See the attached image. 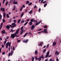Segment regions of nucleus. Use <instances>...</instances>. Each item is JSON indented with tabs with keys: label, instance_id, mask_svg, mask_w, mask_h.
Listing matches in <instances>:
<instances>
[{
	"label": "nucleus",
	"instance_id": "f257e3e1",
	"mask_svg": "<svg viewBox=\"0 0 61 61\" xmlns=\"http://www.w3.org/2000/svg\"><path fill=\"white\" fill-rule=\"evenodd\" d=\"M17 36V35L15 33L14 34H12L11 35L10 38H12L14 39L15 37V36L16 37Z\"/></svg>",
	"mask_w": 61,
	"mask_h": 61
},
{
	"label": "nucleus",
	"instance_id": "f03ea898",
	"mask_svg": "<svg viewBox=\"0 0 61 61\" xmlns=\"http://www.w3.org/2000/svg\"><path fill=\"white\" fill-rule=\"evenodd\" d=\"M12 26L11 27V28H14V27H15V26L16 25L15 24V23H12L11 24Z\"/></svg>",
	"mask_w": 61,
	"mask_h": 61
},
{
	"label": "nucleus",
	"instance_id": "7ed1b4c3",
	"mask_svg": "<svg viewBox=\"0 0 61 61\" xmlns=\"http://www.w3.org/2000/svg\"><path fill=\"white\" fill-rule=\"evenodd\" d=\"M29 41V40L28 39H26L25 40V39L23 41V43H27L28 41Z\"/></svg>",
	"mask_w": 61,
	"mask_h": 61
},
{
	"label": "nucleus",
	"instance_id": "20e7f679",
	"mask_svg": "<svg viewBox=\"0 0 61 61\" xmlns=\"http://www.w3.org/2000/svg\"><path fill=\"white\" fill-rule=\"evenodd\" d=\"M33 22L32 20L31 19L30 20V21L29 23V25H32V24H33V23L32 22Z\"/></svg>",
	"mask_w": 61,
	"mask_h": 61
},
{
	"label": "nucleus",
	"instance_id": "39448f33",
	"mask_svg": "<svg viewBox=\"0 0 61 61\" xmlns=\"http://www.w3.org/2000/svg\"><path fill=\"white\" fill-rule=\"evenodd\" d=\"M35 28V26H34V25H33L31 28V30H34Z\"/></svg>",
	"mask_w": 61,
	"mask_h": 61
},
{
	"label": "nucleus",
	"instance_id": "423d86ee",
	"mask_svg": "<svg viewBox=\"0 0 61 61\" xmlns=\"http://www.w3.org/2000/svg\"><path fill=\"white\" fill-rule=\"evenodd\" d=\"M20 29V28H18V29L17 30L16 32H15V33L16 34H17V35H18V33H19V30Z\"/></svg>",
	"mask_w": 61,
	"mask_h": 61
},
{
	"label": "nucleus",
	"instance_id": "0eeeda50",
	"mask_svg": "<svg viewBox=\"0 0 61 61\" xmlns=\"http://www.w3.org/2000/svg\"><path fill=\"white\" fill-rule=\"evenodd\" d=\"M31 20H32L33 22H36V23H37V20H34L33 19H31Z\"/></svg>",
	"mask_w": 61,
	"mask_h": 61
},
{
	"label": "nucleus",
	"instance_id": "6e6552de",
	"mask_svg": "<svg viewBox=\"0 0 61 61\" xmlns=\"http://www.w3.org/2000/svg\"><path fill=\"white\" fill-rule=\"evenodd\" d=\"M13 4L17 5V1L15 2V0H14V1H13Z\"/></svg>",
	"mask_w": 61,
	"mask_h": 61
},
{
	"label": "nucleus",
	"instance_id": "1a4fd4ad",
	"mask_svg": "<svg viewBox=\"0 0 61 61\" xmlns=\"http://www.w3.org/2000/svg\"><path fill=\"white\" fill-rule=\"evenodd\" d=\"M44 32L45 33H48V31H47V29H44Z\"/></svg>",
	"mask_w": 61,
	"mask_h": 61
},
{
	"label": "nucleus",
	"instance_id": "9d476101",
	"mask_svg": "<svg viewBox=\"0 0 61 61\" xmlns=\"http://www.w3.org/2000/svg\"><path fill=\"white\" fill-rule=\"evenodd\" d=\"M0 10L1 11H2L3 12H4L5 11V8H2L1 7L0 8Z\"/></svg>",
	"mask_w": 61,
	"mask_h": 61
},
{
	"label": "nucleus",
	"instance_id": "9b49d317",
	"mask_svg": "<svg viewBox=\"0 0 61 61\" xmlns=\"http://www.w3.org/2000/svg\"><path fill=\"white\" fill-rule=\"evenodd\" d=\"M6 28L8 30H9V29H10V27H9V25H7L6 26Z\"/></svg>",
	"mask_w": 61,
	"mask_h": 61
},
{
	"label": "nucleus",
	"instance_id": "f8f14e48",
	"mask_svg": "<svg viewBox=\"0 0 61 61\" xmlns=\"http://www.w3.org/2000/svg\"><path fill=\"white\" fill-rule=\"evenodd\" d=\"M3 22H1V24L0 25V30L1 29L2 27V26H3Z\"/></svg>",
	"mask_w": 61,
	"mask_h": 61
},
{
	"label": "nucleus",
	"instance_id": "ddd939ff",
	"mask_svg": "<svg viewBox=\"0 0 61 61\" xmlns=\"http://www.w3.org/2000/svg\"><path fill=\"white\" fill-rule=\"evenodd\" d=\"M2 33L3 34H5V30H4L1 31Z\"/></svg>",
	"mask_w": 61,
	"mask_h": 61
},
{
	"label": "nucleus",
	"instance_id": "4468645a",
	"mask_svg": "<svg viewBox=\"0 0 61 61\" xmlns=\"http://www.w3.org/2000/svg\"><path fill=\"white\" fill-rule=\"evenodd\" d=\"M49 54H47L46 55L45 57V58H47L48 56H49Z\"/></svg>",
	"mask_w": 61,
	"mask_h": 61
},
{
	"label": "nucleus",
	"instance_id": "2eb2a0df",
	"mask_svg": "<svg viewBox=\"0 0 61 61\" xmlns=\"http://www.w3.org/2000/svg\"><path fill=\"white\" fill-rule=\"evenodd\" d=\"M38 60H39V61H41V57H40L38 58Z\"/></svg>",
	"mask_w": 61,
	"mask_h": 61
},
{
	"label": "nucleus",
	"instance_id": "dca6fc26",
	"mask_svg": "<svg viewBox=\"0 0 61 61\" xmlns=\"http://www.w3.org/2000/svg\"><path fill=\"white\" fill-rule=\"evenodd\" d=\"M24 13L23 12L22 13V14H21V15H20V18H21L24 15Z\"/></svg>",
	"mask_w": 61,
	"mask_h": 61
},
{
	"label": "nucleus",
	"instance_id": "f3484780",
	"mask_svg": "<svg viewBox=\"0 0 61 61\" xmlns=\"http://www.w3.org/2000/svg\"><path fill=\"white\" fill-rule=\"evenodd\" d=\"M53 46H55L56 45V42H53Z\"/></svg>",
	"mask_w": 61,
	"mask_h": 61
},
{
	"label": "nucleus",
	"instance_id": "a211bd4d",
	"mask_svg": "<svg viewBox=\"0 0 61 61\" xmlns=\"http://www.w3.org/2000/svg\"><path fill=\"white\" fill-rule=\"evenodd\" d=\"M3 17H4V18H5V15H6V14L5 12H4L3 14Z\"/></svg>",
	"mask_w": 61,
	"mask_h": 61
},
{
	"label": "nucleus",
	"instance_id": "6ab92c4d",
	"mask_svg": "<svg viewBox=\"0 0 61 61\" xmlns=\"http://www.w3.org/2000/svg\"><path fill=\"white\" fill-rule=\"evenodd\" d=\"M23 31H24V29H23L22 30L20 31V34L22 35L23 33Z\"/></svg>",
	"mask_w": 61,
	"mask_h": 61
},
{
	"label": "nucleus",
	"instance_id": "aec40b11",
	"mask_svg": "<svg viewBox=\"0 0 61 61\" xmlns=\"http://www.w3.org/2000/svg\"><path fill=\"white\" fill-rule=\"evenodd\" d=\"M29 13L30 14H32L33 11H32V10H31L30 11V12H29Z\"/></svg>",
	"mask_w": 61,
	"mask_h": 61
},
{
	"label": "nucleus",
	"instance_id": "412c9836",
	"mask_svg": "<svg viewBox=\"0 0 61 61\" xmlns=\"http://www.w3.org/2000/svg\"><path fill=\"white\" fill-rule=\"evenodd\" d=\"M35 58L36 60H38V58H37V57H36V56L35 57Z\"/></svg>",
	"mask_w": 61,
	"mask_h": 61
},
{
	"label": "nucleus",
	"instance_id": "4be33fe9",
	"mask_svg": "<svg viewBox=\"0 0 61 61\" xmlns=\"http://www.w3.org/2000/svg\"><path fill=\"white\" fill-rule=\"evenodd\" d=\"M9 42H7V43L6 44V46H9Z\"/></svg>",
	"mask_w": 61,
	"mask_h": 61
},
{
	"label": "nucleus",
	"instance_id": "5701e85b",
	"mask_svg": "<svg viewBox=\"0 0 61 61\" xmlns=\"http://www.w3.org/2000/svg\"><path fill=\"white\" fill-rule=\"evenodd\" d=\"M20 21H21V20H20V19L18 21V24L19 23Z\"/></svg>",
	"mask_w": 61,
	"mask_h": 61
},
{
	"label": "nucleus",
	"instance_id": "b1692460",
	"mask_svg": "<svg viewBox=\"0 0 61 61\" xmlns=\"http://www.w3.org/2000/svg\"><path fill=\"white\" fill-rule=\"evenodd\" d=\"M27 34H28V33H26L25 34V35H24V37H25V36H26L27 35Z\"/></svg>",
	"mask_w": 61,
	"mask_h": 61
},
{
	"label": "nucleus",
	"instance_id": "393cba45",
	"mask_svg": "<svg viewBox=\"0 0 61 61\" xmlns=\"http://www.w3.org/2000/svg\"><path fill=\"white\" fill-rule=\"evenodd\" d=\"M25 22V21L23 20H22L21 22V24H23V23H24Z\"/></svg>",
	"mask_w": 61,
	"mask_h": 61
},
{
	"label": "nucleus",
	"instance_id": "a878e982",
	"mask_svg": "<svg viewBox=\"0 0 61 61\" xmlns=\"http://www.w3.org/2000/svg\"><path fill=\"white\" fill-rule=\"evenodd\" d=\"M2 21L3 23H5V19H3L2 20Z\"/></svg>",
	"mask_w": 61,
	"mask_h": 61
},
{
	"label": "nucleus",
	"instance_id": "bb28decb",
	"mask_svg": "<svg viewBox=\"0 0 61 61\" xmlns=\"http://www.w3.org/2000/svg\"><path fill=\"white\" fill-rule=\"evenodd\" d=\"M47 5V3H46L45 4V5H44V7H46V6Z\"/></svg>",
	"mask_w": 61,
	"mask_h": 61
},
{
	"label": "nucleus",
	"instance_id": "cd10ccee",
	"mask_svg": "<svg viewBox=\"0 0 61 61\" xmlns=\"http://www.w3.org/2000/svg\"><path fill=\"white\" fill-rule=\"evenodd\" d=\"M32 61H34V57H33L32 58Z\"/></svg>",
	"mask_w": 61,
	"mask_h": 61
},
{
	"label": "nucleus",
	"instance_id": "c85d7f7f",
	"mask_svg": "<svg viewBox=\"0 0 61 61\" xmlns=\"http://www.w3.org/2000/svg\"><path fill=\"white\" fill-rule=\"evenodd\" d=\"M41 57L42 59H44V55H43L41 56Z\"/></svg>",
	"mask_w": 61,
	"mask_h": 61
},
{
	"label": "nucleus",
	"instance_id": "c756f323",
	"mask_svg": "<svg viewBox=\"0 0 61 61\" xmlns=\"http://www.w3.org/2000/svg\"><path fill=\"white\" fill-rule=\"evenodd\" d=\"M60 52H58L57 51H56L55 53V54H60Z\"/></svg>",
	"mask_w": 61,
	"mask_h": 61
},
{
	"label": "nucleus",
	"instance_id": "7c9ffc66",
	"mask_svg": "<svg viewBox=\"0 0 61 61\" xmlns=\"http://www.w3.org/2000/svg\"><path fill=\"white\" fill-rule=\"evenodd\" d=\"M32 4V2H30V3L28 5H31Z\"/></svg>",
	"mask_w": 61,
	"mask_h": 61
},
{
	"label": "nucleus",
	"instance_id": "2f4dec72",
	"mask_svg": "<svg viewBox=\"0 0 61 61\" xmlns=\"http://www.w3.org/2000/svg\"><path fill=\"white\" fill-rule=\"evenodd\" d=\"M28 23V22H26L24 24V25H26Z\"/></svg>",
	"mask_w": 61,
	"mask_h": 61
},
{
	"label": "nucleus",
	"instance_id": "473e14b6",
	"mask_svg": "<svg viewBox=\"0 0 61 61\" xmlns=\"http://www.w3.org/2000/svg\"><path fill=\"white\" fill-rule=\"evenodd\" d=\"M46 49H45L44 50V51H43V53H44L45 52H46Z\"/></svg>",
	"mask_w": 61,
	"mask_h": 61
},
{
	"label": "nucleus",
	"instance_id": "72a5a7b5",
	"mask_svg": "<svg viewBox=\"0 0 61 61\" xmlns=\"http://www.w3.org/2000/svg\"><path fill=\"white\" fill-rule=\"evenodd\" d=\"M2 16L1 15V14H0V19L1 20L2 19Z\"/></svg>",
	"mask_w": 61,
	"mask_h": 61
},
{
	"label": "nucleus",
	"instance_id": "f704fd0d",
	"mask_svg": "<svg viewBox=\"0 0 61 61\" xmlns=\"http://www.w3.org/2000/svg\"><path fill=\"white\" fill-rule=\"evenodd\" d=\"M29 3V1H28V0H27V1H26V4H28Z\"/></svg>",
	"mask_w": 61,
	"mask_h": 61
},
{
	"label": "nucleus",
	"instance_id": "c9c22d12",
	"mask_svg": "<svg viewBox=\"0 0 61 61\" xmlns=\"http://www.w3.org/2000/svg\"><path fill=\"white\" fill-rule=\"evenodd\" d=\"M9 47H11V42H10L9 44Z\"/></svg>",
	"mask_w": 61,
	"mask_h": 61
},
{
	"label": "nucleus",
	"instance_id": "e433bc0d",
	"mask_svg": "<svg viewBox=\"0 0 61 61\" xmlns=\"http://www.w3.org/2000/svg\"><path fill=\"white\" fill-rule=\"evenodd\" d=\"M35 25H36V26H37V25H39V24L37 22H36V24H35Z\"/></svg>",
	"mask_w": 61,
	"mask_h": 61
},
{
	"label": "nucleus",
	"instance_id": "4c0bfd02",
	"mask_svg": "<svg viewBox=\"0 0 61 61\" xmlns=\"http://www.w3.org/2000/svg\"><path fill=\"white\" fill-rule=\"evenodd\" d=\"M6 16L7 18H9V15H8V14H6Z\"/></svg>",
	"mask_w": 61,
	"mask_h": 61
},
{
	"label": "nucleus",
	"instance_id": "58836bf2",
	"mask_svg": "<svg viewBox=\"0 0 61 61\" xmlns=\"http://www.w3.org/2000/svg\"><path fill=\"white\" fill-rule=\"evenodd\" d=\"M13 21L15 23H16V20H14Z\"/></svg>",
	"mask_w": 61,
	"mask_h": 61
},
{
	"label": "nucleus",
	"instance_id": "ea45409f",
	"mask_svg": "<svg viewBox=\"0 0 61 61\" xmlns=\"http://www.w3.org/2000/svg\"><path fill=\"white\" fill-rule=\"evenodd\" d=\"M12 19H10V21L9 22V23H11V21H12Z\"/></svg>",
	"mask_w": 61,
	"mask_h": 61
},
{
	"label": "nucleus",
	"instance_id": "a19ab883",
	"mask_svg": "<svg viewBox=\"0 0 61 61\" xmlns=\"http://www.w3.org/2000/svg\"><path fill=\"white\" fill-rule=\"evenodd\" d=\"M35 53L37 54V50H36L35 51Z\"/></svg>",
	"mask_w": 61,
	"mask_h": 61
},
{
	"label": "nucleus",
	"instance_id": "79ce46f5",
	"mask_svg": "<svg viewBox=\"0 0 61 61\" xmlns=\"http://www.w3.org/2000/svg\"><path fill=\"white\" fill-rule=\"evenodd\" d=\"M8 1H7L6 2V6H7V5L8 4Z\"/></svg>",
	"mask_w": 61,
	"mask_h": 61
},
{
	"label": "nucleus",
	"instance_id": "37998d69",
	"mask_svg": "<svg viewBox=\"0 0 61 61\" xmlns=\"http://www.w3.org/2000/svg\"><path fill=\"white\" fill-rule=\"evenodd\" d=\"M22 9H23V7H22L20 9V11H22Z\"/></svg>",
	"mask_w": 61,
	"mask_h": 61
},
{
	"label": "nucleus",
	"instance_id": "c03bdc74",
	"mask_svg": "<svg viewBox=\"0 0 61 61\" xmlns=\"http://www.w3.org/2000/svg\"><path fill=\"white\" fill-rule=\"evenodd\" d=\"M23 26H22L21 27V31L23 30Z\"/></svg>",
	"mask_w": 61,
	"mask_h": 61
},
{
	"label": "nucleus",
	"instance_id": "a18cd8bd",
	"mask_svg": "<svg viewBox=\"0 0 61 61\" xmlns=\"http://www.w3.org/2000/svg\"><path fill=\"white\" fill-rule=\"evenodd\" d=\"M2 48H4V45L2 44Z\"/></svg>",
	"mask_w": 61,
	"mask_h": 61
},
{
	"label": "nucleus",
	"instance_id": "49530a36",
	"mask_svg": "<svg viewBox=\"0 0 61 61\" xmlns=\"http://www.w3.org/2000/svg\"><path fill=\"white\" fill-rule=\"evenodd\" d=\"M41 22V21H39L37 23H38V24H39Z\"/></svg>",
	"mask_w": 61,
	"mask_h": 61
},
{
	"label": "nucleus",
	"instance_id": "de8ad7c7",
	"mask_svg": "<svg viewBox=\"0 0 61 61\" xmlns=\"http://www.w3.org/2000/svg\"><path fill=\"white\" fill-rule=\"evenodd\" d=\"M49 44H48L47 46V47H46V48H48V47H49Z\"/></svg>",
	"mask_w": 61,
	"mask_h": 61
},
{
	"label": "nucleus",
	"instance_id": "09e8293b",
	"mask_svg": "<svg viewBox=\"0 0 61 61\" xmlns=\"http://www.w3.org/2000/svg\"><path fill=\"white\" fill-rule=\"evenodd\" d=\"M6 43V41H5L4 43V45H5V44Z\"/></svg>",
	"mask_w": 61,
	"mask_h": 61
},
{
	"label": "nucleus",
	"instance_id": "8fccbe9b",
	"mask_svg": "<svg viewBox=\"0 0 61 61\" xmlns=\"http://www.w3.org/2000/svg\"><path fill=\"white\" fill-rule=\"evenodd\" d=\"M26 20H27V22H29V21H30V20H29V19H27Z\"/></svg>",
	"mask_w": 61,
	"mask_h": 61
},
{
	"label": "nucleus",
	"instance_id": "3c124183",
	"mask_svg": "<svg viewBox=\"0 0 61 61\" xmlns=\"http://www.w3.org/2000/svg\"><path fill=\"white\" fill-rule=\"evenodd\" d=\"M36 7H37V6H36L35 5L34 7V9H36Z\"/></svg>",
	"mask_w": 61,
	"mask_h": 61
},
{
	"label": "nucleus",
	"instance_id": "603ef678",
	"mask_svg": "<svg viewBox=\"0 0 61 61\" xmlns=\"http://www.w3.org/2000/svg\"><path fill=\"white\" fill-rule=\"evenodd\" d=\"M43 32V31H41L40 32L38 33V34H39V33H42V32Z\"/></svg>",
	"mask_w": 61,
	"mask_h": 61
},
{
	"label": "nucleus",
	"instance_id": "864d4df0",
	"mask_svg": "<svg viewBox=\"0 0 61 61\" xmlns=\"http://www.w3.org/2000/svg\"><path fill=\"white\" fill-rule=\"evenodd\" d=\"M47 28V26H44V28Z\"/></svg>",
	"mask_w": 61,
	"mask_h": 61
},
{
	"label": "nucleus",
	"instance_id": "5fc2aeb1",
	"mask_svg": "<svg viewBox=\"0 0 61 61\" xmlns=\"http://www.w3.org/2000/svg\"><path fill=\"white\" fill-rule=\"evenodd\" d=\"M39 45L40 46H42V45H43V44H41V43H40L39 44Z\"/></svg>",
	"mask_w": 61,
	"mask_h": 61
},
{
	"label": "nucleus",
	"instance_id": "6e6d98bb",
	"mask_svg": "<svg viewBox=\"0 0 61 61\" xmlns=\"http://www.w3.org/2000/svg\"><path fill=\"white\" fill-rule=\"evenodd\" d=\"M46 2V1H44L43 2V4H45V3Z\"/></svg>",
	"mask_w": 61,
	"mask_h": 61
},
{
	"label": "nucleus",
	"instance_id": "4d7b16f0",
	"mask_svg": "<svg viewBox=\"0 0 61 61\" xmlns=\"http://www.w3.org/2000/svg\"><path fill=\"white\" fill-rule=\"evenodd\" d=\"M22 7H23V8H25V5H23L22 6Z\"/></svg>",
	"mask_w": 61,
	"mask_h": 61
},
{
	"label": "nucleus",
	"instance_id": "13d9d810",
	"mask_svg": "<svg viewBox=\"0 0 61 61\" xmlns=\"http://www.w3.org/2000/svg\"><path fill=\"white\" fill-rule=\"evenodd\" d=\"M13 7L14 8H15L16 7L15 6V5H14V6H13Z\"/></svg>",
	"mask_w": 61,
	"mask_h": 61
},
{
	"label": "nucleus",
	"instance_id": "bf43d9fd",
	"mask_svg": "<svg viewBox=\"0 0 61 61\" xmlns=\"http://www.w3.org/2000/svg\"><path fill=\"white\" fill-rule=\"evenodd\" d=\"M8 46L7 45H6V48H8Z\"/></svg>",
	"mask_w": 61,
	"mask_h": 61
},
{
	"label": "nucleus",
	"instance_id": "052dcab7",
	"mask_svg": "<svg viewBox=\"0 0 61 61\" xmlns=\"http://www.w3.org/2000/svg\"><path fill=\"white\" fill-rule=\"evenodd\" d=\"M8 5H9V6H10V2H8Z\"/></svg>",
	"mask_w": 61,
	"mask_h": 61
},
{
	"label": "nucleus",
	"instance_id": "680f3d73",
	"mask_svg": "<svg viewBox=\"0 0 61 61\" xmlns=\"http://www.w3.org/2000/svg\"><path fill=\"white\" fill-rule=\"evenodd\" d=\"M29 34L30 35H32V33H31V32H29Z\"/></svg>",
	"mask_w": 61,
	"mask_h": 61
},
{
	"label": "nucleus",
	"instance_id": "e2e57ef3",
	"mask_svg": "<svg viewBox=\"0 0 61 61\" xmlns=\"http://www.w3.org/2000/svg\"><path fill=\"white\" fill-rule=\"evenodd\" d=\"M5 0H3V3H5Z\"/></svg>",
	"mask_w": 61,
	"mask_h": 61
},
{
	"label": "nucleus",
	"instance_id": "0e129e2a",
	"mask_svg": "<svg viewBox=\"0 0 61 61\" xmlns=\"http://www.w3.org/2000/svg\"><path fill=\"white\" fill-rule=\"evenodd\" d=\"M42 29H39L38 30H37L38 31H41V30H42Z\"/></svg>",
	"mask_w": 61,
	"mask_h": 61
},
{
	"label": "nucleus",
	"instance_id": "69168bd1",
	"mask_svg": "<svg viewBox=\"0 0 61 61\" xmlns=\"http://www.w3.org/2000/svg\"><path fill=\"white\" fill-rule=\"evenodd\" d=\"M12 31H13V29L11 30L10 31V32H12Z\"/></svg>",
	"mask_w": 61,
	"mask_h": 61
},
{
	"label": "nucleus",
	"instance_id": "338daca9",
	"mask_svg": "<svg viewBox=\"0 0 61 61\" xmlns=\"http://www.w3.org/2000/svg\"><path fill=\"white\" fill-rule=\"evenodd\" d=\"M59 61V60L58 58H57L56 59V61Z\"/></svg>",
	"mask_w": 61,
	"mask_h": 61
},
{
	"label": "nucleus",
	"instance_id": "774afa93",
	"mask_svg": "<svg viewBox=\"0 0 61 61\" xmlns=\"http://www.w3.org/2000/svg\"><path fill=\"white\" fill-rule=\"evenodd\" d=\"M39 12L41 11V9L39 8Z\"/></svg>",
	"mask_w": 61,
	"mask_h": 61
}]
</instances>
